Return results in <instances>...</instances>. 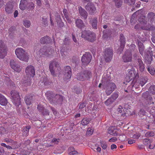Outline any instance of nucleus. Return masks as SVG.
<instances>
[{
  "label": "nucleus",
  "instance_id": "nucleus-1",
  "mask_svg": "<svg viewBox=\"0 0 155 155\" xmlns=\"http://www.w3.org/2000/svg\"><path fill=\"white\" fill-rule=\"evenodd\" d=\"M26 76H25L21 81V86L26 87L30 86L31 84V77H33L35 74V70L34 67L31 65L27 66L25 70Z\"/></svg>",
  "mask_w": 155,
  "mask_h": 155
},
{
  "label": "nucleus",
  "instance_id": "nucleus-2",
  "mask_svg": "<svg viewBox=\"0 0 155 155\" xmlns=\"http://www.w3.org/2000/svg\"><path fill=\"white\" fill-rule=\"evenodd\" d=\"M47 95L48 100L51 104L57 105L62 103L63 98L61 95L53 94L52 92H50L49 94Z\"/></svg>",
  "mask_w": 155,
  "mask_h": 155
},
{
  "label": "nucleus",
  "instance_id": "nucleus-3",
  "mask_svg": "<svg viewBox=\"0 0 155 155\" xmlns=\"http://www.w3.org/2000/svg\"><path fill=\"white\" fill-rule=\"evenodd\" d=\"M15 54L17 57L21 61L28 62L29 59V55L27 51L21 48H18L15 50Z\"/></svg>",
  "mask_w": 155,
  "mask_h": 155
},
{
  "label": "nucleus",
  "instance_id": "nucleus-4",
  "mask_svg": "<svg viewBox=\"0 0 155 155\" xmlns=\"http://www.w3.org/2000/svg\"><path fill=\"white\" fill-rule=\"evenodd\" d=\"M59 63L56 61H53L49 64V69L51 74L53 76H56L60 68L59 67Z\"/></svg>",
  "mask_w": 155,
  "mask_h": 155
},
{
  "label": "nucleus",
  "instance_id": "nucleus-5",
  "mask_svg": "<svg viewBox=\"0 0 155 155\" xmlns=\"http://www.w3.org/2000/svg\"><path fill=\"white\" fill-rule=\"evenodd\" d=\"M54 52V50L51 48L44 46L37 51V54L40 56L44 55L48 56L53 55Z\"/></svg>",
  "mask_w": 155,
  "mask_h": 155
},
{
  "label": "nucleus",
  "instance_id": "nucleus-6",
  "mask_svg": "<svg viewBox=\"0 0 155 155\" xmlns=\"http://www.w3.org/2000/svg\"><path fill=\"white\" fill-rule=\"evenodd\" d=\"M140 58L141 57L137 52L134 54L133 58L135 60H136L137 64V68L138 70L142 72L144 71L145 67L143 61Z\"/></svg>",
  "mask_w": 155,
  "mask_h": 155
},
{
  "label": "nucleus",
  "instance_id": "nucleus-7",
  "mask_svg": "<svg viewBox=\"0 0 155 155\" xmlns=\"http://www.w3.org/2000/svg\"><path fill=\"white\" fill-rule=\"evenodd\" d=\"M81 37L90 42L94 41L95 40V35L93 32L88 31H84L82 32Z\"/></svg>",
  "mask_w": 155,
  "mask_h": 155
},
{
  "label": "nucleus",
  "instance_id": "nucleus-8",
  "mask_svg": "<svg viewBox=\"0 0 155 155\" xmlns=\"http://www.w3.org/2000/svg\"><path fill=\"white\" fill-rule=\"evenodd\" d=\"M91 76L92 74L91 72L85 71L83 72L78 73L76 78L78 80L83 81L88 80Z\"/></svg>",
  "mask_w": 155,
  "mask_h": 155
},
{
  "label": "nucleus",
  "instance_id": "nucleus-9",
  "mask_svg": "<svg viewBox=\"0 0 155 155\" xmlns=\"http://www.w3.org/2000/svg\"><path fill=\"white\" fill-rule=\"evenodd\" d=\"M12 101L16 106L20 104V97L18 93L15 91H12L11 92Z\"/></svg>",
  "mask_w": 155,
  "mask_h": 155
},
{
  "label": "nucleus",
  "instance_id": "nucleus-10",
  "mask_svg": "<svg viewBox=\"0 0 155 155\" xmlns=\"http://www.w3.org/2000/svg\"><path fill=\"white\" fill-rule=\"evenodd\" d=\"M152 51L150 49L146 50L144 57L145 62L147 64H150L151 61H152Z\"/></svg>",
  "mask_w": 155,
  "mask_h": 155
},
{
  "label": "nucleus",
  "instance_id": "nucleus-11",
  "mask_svg": "<svg viewBox=\"0 0 155 155\" xmlns=\"http://www.w3.org/2000/svg\"><path fill=\"white\" fill-rule=\"evenodd\" d=\"M7 48L3 41H0V58H3L7 54Z\"/></svg>",
  "mask_w": 155,
  "mask_h": 155
},
{
  "label": "nucleus",
  "instance_id": "nucleus-12",
  "mask_svg": "<svg viewBox=\"0 0 155 155\" xmlns=\"http://www.w3.org/2000/svg\"><path fill=\"white\" fill-rule=\"evenodd\" d=\"M92 56L89 52H86L84 54L81 58V61L83 64L87 65L91 61Z\"/></svg>",
  "mask_w": 155,
  "mask_h": 155
},
{
  "label": "nucleus",
  "instance_id": "nucleus-13",
  "mask_svg": "<svg viewBox=\"0 0 155 155\" xmlns=\"http://www.w3.org/2000/svg\"><path fill=\"white\" fill-rule=\"evenodd\" d=\"M113 52L112 50L106 49L104 52V58L106 62H109L112 58Z\"/></svg>",
  "mask_w": 155,
  "mask_h": 155
},
{
  "label": "nucleus",
  "instance_id": "nucleus-14",
  "mask_svg": "<svg viewBox=\"0 0 155 155\" xmlns=\"http://www.w3.org/2000/svg\"><path fill=\"white\" fill-rule=\"evenodd\" d=\"M85 8L90 14L94 15L96 13V8L94 5L91 3H88L85 6Z\"/></svg>",
  "mask_w": 155,
  "mask_h": 155
},
{
  "label": "nucleus",
  "instance_id": "nucleus-15",
  "mask_svg": "<svg viewBox=\"0 0 155 155\" xmlns=\"http://www.w3.org/2000/svg\"><path fill=\"white\" fill-rule=\"evenodd\" d=\"M71 68L70 66H67L65 68V71L63 77L65 81H68L71 78Z\"/></svg>",
  "mask_w": 155,
  "mask_h": 155
},
{
  "label": "nucleus",
  "instance_id": "nucleus-16",
  "mask_svg": "<svg viewBox=\"0 0 155 155\" xmlns=\"http://www.w3.org/2000/svg\"><path fill=\"white\" fill-rule=\"evenodd\" d=\"M10 65L12 69L17 72L20 71L22 69V67L15 62L13 60H11L10 61Z\"/></svg>",
  "mask_w": 155,
  "mask_h": 155
},
{
  "label": "nucleus",
  "instance_id": "nucleus-17",
  "mask_svg": "<svg viewBox=\"0 0 155 155\" xmlns=\"http://www.w3.org/2000/svg\"><path fill=\"white\" fill-rule=\"evenodd\" d=\"M132 54L130 50L125 51V54L123 57V61L124 62H128L131 61L132 57Z\"/></svg>",
  "mask_w": 155,
  "mask_h": 155
},
{
  "label": "nucleus",
  "instance_id": "nucleus-18",
  "mask_svg": "<svg viewBox=\"0 0 155 155\" xmlns=\"http://www.w3.org/2000/svg\"><path fill=\"white\" fill-rule=\"evenodd\" d=\"M135 73L136 71L133 70H130L129 71L126 77V79L127 82H129L134 78L138 77V75H136L135 76Z\"/></svg>",
  "mask_w": 155,
  "mask_h": 155
},
{
  "label": "nucleus",
  "instance_id": "nucleus-19",
  "mask_svg": "<svg viewBox=\"0 0 155 155\" xmlns=\"http://www.w3.org/2000/svg\"><path fill=\"white\" fill-rule=\"evenodd\" d=\"M120 47L118 49V52L120 54L123 51L124 48L125 43V38L123 35L120 34Z\"/></svg>",
  "mask_w": 155,
  "mask_h": 155
},
{
  "label": "nucleus",
  "instance_id": "nucleus-20",
  "mask_svg": "<svg viewBox=\"0 0 155 155\" xmlns=\"http://www.w3.org/2000/svg\"><path fill=\"white\" fill-rule=\"evenodd\" d=\"M79 13L82 18L86 20L88 16L87 12L81 6L78 7Z\"/></svg>",
  "mask_w": 155,
  "mask_h": 155
},
{
  "label": "nucleus",
  "instance_id": "nucleus-21",
  "mask_svg": "<svg viewBox=\"0 0 155 155\" xmlns=\"http://www.w3.org/2000/svg\"><path fill=\"white\" fill-rule=\"evenodd\" d=\"M135 28L136 29L141 28L142 29L147 30H153L154 29V27L153 26L148 25L147 27H143L140 24L136 25L135 26Z\"/></svg>",
  "mask_w": 155,
  "mask_h": 155
},
{
  "label": "nucleus",
  "instance_id": "nucleus-22",
  "mask_svg": "<svg viewBox=\"0 0 155 155\" xmlns=\"http://www.w3.org/2000/svg\"><path fill=\"white\" fill-rule=\"evenodd\" d=\"M116 87L115 84L114 83L111 82L109 84L107 87L106 91V94L107 95H109L114 91Z\"/></svg>",
  "mask_w": 155,
  "mask_h": 155
},
{
  "label": "nucleus",
  "instance_id": "nucleus-23",
  "mask_svg": "<svg viewBox=\"0 0 155 155\" xmlns=\"http://www.w3.org/2000/svg\"><path fill=\"white\" fill-rule=\"evenodd\" d=\"M97 18L96 17L91 18L90 21V23L91 25L92 28L95 29H97Z\"/></svg>",
  "mask_w": 155,
  "mask_h": 155
},
{
  "label": "nucleus",
  "instance_id": "nucleus-24",
  "mask_svg": "<svg viewBox=\"0 0 155 155\" xmlns=\"http://www.w3.org/2000/svg\"><path fill=\"white\" fill-rule=\"evenodd\" d=\"M28 3L27 0H21L19 5V8L22 10H25Z\"/></svg>",
  "mask_w": 155,
  "mask_h": 155
},
{
  "label": "nucleus",
  "instance_id": "nucleus-25",
  "mask_svg": "<svg viewBox=\"0 0 155 155\" xmlns=\"http://www.w3.org/2000/svg\"><path fill=\"white\" fill-rule=\"evenodd\" d=\"M138 49L139 52L141 55H143L144 50V47L143 44L139 40H137Z\"/></svg>",
  "mask_w": 155,
  "mask_h": 155
},
{
  "label": "nucleus",
  "instance_id": "nucleus-26",
  "mask_svg": "<svg viewBox=\"0 0 155 155\" xmlns=\"http://www.w3.org/2000/svg\"><path fill=\"white\" fill-rule=\"evenodd\" d=\"M7 103V99L4 96L0 93V104L2 106H5Z\"/></svg>",
  "mask_w": 155,
  "mask_h": 155
},
{
  "label": "nucleus",
  "instance_id": "nucleus-27",
  "mask_svg": "<svg viewBox=\"0 0 155 155\" xmlns=\"http://www.w3.org/2000/svg\"><path fill=\"white\" fill-rule=\"evenodd\" d=\"M13 6L11 3H8L5 6V11L6 13L9 14L13 12Z\"/></svg>",
  "mask_w": 155,
  "mask_h": 155
},
{
  "label": "nucleus",
  "instance_id": "nucleus-28",
  "mask_svg": "<svg viewBox=\"0 0 155 155\" xmlns=\"http://www.w3.org/2000/svg\"><path fill=\"white\" fill-rule=\"evenodd\" d=\"M76 26L78 28L82 29L84 27V24L82 21L80 19H77L75 21Z\"/></svg>",
  "mask_w": 155,
  "mask_h": 155
},
{
  "label": "nucleus",
  "instance_id": "nucleus-29",
  "mask_svg": "<svg viewBox=\"0 0 155 155\" xmlns=\"http://www.w3.org/2000/svg\"><path fill=\"white\" fill-rule=\"evenodd\" d=\"M48 84L47 79L46 78H42L39 82V85L42 87L47 85Z\"/></svg>",
  "mask_w": 155,
  "mask_h": 155
},
{
  "label": "nucleus",
  "instance_id": "nucleus-30",
  "mask_svg": "<svg viewBox=\"0 0 155 155\" xmlns=\"http://www.w3.org/2000/svg\"><path fill=\"white\" fill-rule=\"evenodd\" d=\"M116 128L115 126L110 127L108 129V133L111 135L116 134Z\"/></svg>",
  "mask_w": 155,
  "mask_h": 155
},
{
  "label": "nucleus",
  "instance_id": "nucleus-31",
  "mask_svg": "<svg viewBox=\"0 0 155 155\" xmlns=\"http://www.w3.org/2000/svg\"><path fill=\"white\" fill-rule=\"evenodd\" d=\"M31 126L29 125L24 127L22 130L23 135H24L26 136L28 135L29 130L31 128Z\"/></svg>",
  "mask_w": 155,
  "mask_h": 155
},
{
  "label": "nucleus",
  "instance_id": "nucleus-32",
  "mask_svg": "<svg viewBox=\"0 0 155 155\" xmlns=\"http://www.w3.org/2000/svg\"><path fill=\"white\" fill-rule=\"evenodd\" d=\"M154 13L152 12H150L148 14L147 18L148 19V20L153 21L154 20Z\"/></svg>",
  "mask_w": 155,
  "mask_h": 155
},
{
  "label": "nucleus",
  "instance_id": "nucleus-33",
  "mask_svg": "<svg viewBox=\"0 0 155 155\" xmlns=\"http://www.w3.org/2000/svg\"><path fill=\"white\" fill-rule=\"evenodd\" d=\"M50 41V38L49 37L47 36H45L44 37H43L42 38L40 39V41L41 43L43 44L48 43Z\"/></svg>",
  "mask_w": 155,
  "mask_h": 155
},
{
  "label": "nucleus",
  "instance_id": "nucleus-34",
  "mask_svg": "<svg viewBox=\"0 0 155 155\" xmlns=\"http://www.w3.org/2000/svg\"><path fill=\"white\" fill-rule=\"evenodd\" d=\"M123 107L121 106H119L117 108V110L118 113L121 114V116H124L125 115V112L124 110Z\"/></svg>",
  "mask_w": 155,
  "mask_h": 155
},
{
  "label": "nucleus",
  "instance_id": "nucleus-35",
  "mask_svg": "<svg viewBox=\"0 0 155 155\" xmlns=\"http://www.w3.org/2000/svg\"><path fill=\"white\" fill-rule=\"evenodd\" d=\"M147 78H141L139 80V81H138V82H139V85H140L141 87H142L144 84L147 82Z\"/></svg>",
  "mask_w": 155,
  "mask_h": 155
},
{
  "label": "nucleus",
  "instance_id": "nucleus-36",
  "mask_svg": "<svg viewBox=\"0 0 155 155\" xmlns=\"http://www.w3.org/2000/svg\"><path fill=\"white\" fill-rule=\"evenodd\" d=\"M35 7L34 4L32 2L28 3L26 9L30 11L32 10Z\"/></svg>",
  "mask_w": 155,
  "mask_h": 155
},
{
  "label": "nucleus",
  "instance_id": "nucleus-37",
  "mask_svg": "<svg viewBox=\"0 0 155 155\" xmlns=\"http://www.w3.org/2000/svg\"><path fill=\"white\" fill-rule=\"evenodd\" d=\"M146 17L144 15H142L139 19V21L140 23L142 24H146L147 21L145 20Z\"/></svg>",
  "mask_w": 155,
  "mask_h": 155
},
{
  "label": "nucleus",
  "instance_id": "nucleus-38",
  "mask_svg": "<svg viewBox=\"0 0 155 155\" xmlns=\"http://www.w3.org/2000/svg\"><path fill=\"white\" fill-rule=\"evenodd\" d=\"M90 121V120L87 118H83L81 121V124L83 125H87Z\"/></svg>",
  "mask_w": 155,
  "mask_h": 155
},
{
  "label": "nucleus",
  "instance_id": "nucleus-39",
  "mask_svg": "<svg viewBox=\"0 0 155 155\" xmlns=\"http://www.w3.org/2000/svg\"><path fill=\"white\" fill-rule=\"evenodd\" d=\"M31 97H29L28 96H26L25 98V100L26 104L27 105H30L31 104Z\"/></svg>",
  "mask_w": 155,
  "mask_h": 155
},
{
  "label": "nucleus",
  "instance_id": "nucleus-40",
  "mask_svg": "<svg viewBox=\"0 0 155 155\" xmlns=\"http://www.w3.org/2000/svg\"><path fill=\"white\" fill-rule=\"evenodd\" d=\"M136 0H124V3L127 4L128 5H132L135 3Z\"/></svg>",
  "mask_w": 155,
  "mask_h": 155
},
{
  "label": "nucleus",
  "instance_id": "nucleus-41",
  "mask_svg": "<svg viewBox=\"0 0 155 155\" xmlns=\"http://www.w3.org/2000/svg\"><path fill=\"white\" fill-rule=\"evenodd\" d=\"M118 136V138L119 140L121 141H124L126 138V136L125 135H119L117 134V136Z\"/></svg>",
  "mask_w": 155,
  "mask_h": 155
},
{
  "label": "nucleus",
  "instance_id": "nucleus-42",
  "mask_svg": "<svg viewBox=\"0 0 155 155\" xmlns=\"http://www.w3.org/2000/svg\"><path fill=\"white\" fill-rule=\"evenodd\" d=\"M147 104L149 105L154 104V102L153 101V98L151 96L148 97V99H147Z\"/></svg>",
  "mask_w": 155,
  "mask_h": 155
},
{
  "label": "nucleus",
  "instance_id": "nucleus-43",
  "mask_svg": "<svg viewBox=\"0 0 155 155\" xmlns=\"http://www.w3.org/2000/svg\"><path fill=\"white\" fill-rule=\"evenodd\" d=\"M23 25L27 28H29L31 25L30 22L29 20H25L24 21Z\"/></svg>",
  "mask_w": 155,
  "mask_h": 155
},
{
  "label": "nucleus",
  "instance_id": "nucleus-44",
  "mask_svg": "<svg viewBox=\"0 0 155 155\" xmlns=\"http://www.w3.org/2000/svg\"><path fill=\"white\" fill-rule=\"evenodd\" d=\"M145 135L147 137H153L154 135V133L152 131H148L146 133Z\"/></svg>",
  "mask_w": 155,
  "mask_h": 155
},
{
  "label": "nucleus",
  "instance_id": "nucleus-45",
  "mask_svg": "<svg viewBox=\"0 0 155 155\" xmlns=\"http://www.w3.org/2000/svg\"><path fill=\"white\" fill-rule=\"evenodd\" d=\"M56 21L58 24L60 26H61L63 25V23L61 21V19L60 17L58 16L57 17Z\"/></svg>",
  "mask_w": 155,
  "mask_h": 155
},
{
  "label": "nucleus",
  "instance_id": "nucleus-46",
  "mask_svg": "<svg viewBox=\"0 0 155 155\" xmlns=\"http://www.w3.org/2000/svg\"><path fill=\"white\" fill-rule=\"evenodd\" d=\"M149 91L153 94H155V86L152 85L149 88Z\"/></svg>",
  "mask_w": 155,
  "mask_h": 155
},
{
  "label": "nucleus",
  "instance_id": "nucleus-47",
  "mask_svg": "<svg viewBox=\"0 0 155 155\" xmlns=\"http://www.w3.org/2000/svg\"><path fill=\"white\" fill-rule=\"evenodd\" d=\"M149 72L152 75L155 74V69L151 68L149 67L148 68Z\"/></svg>",
  "mask_w": 155,
  "mask_h": 155
},
{
  "label": "nucleus",
  "instance_id": "nucleus-48",
  "mask_svg": "<svg viewBox=\"0 0 155 155\" xmlns=\"http://www.w3.org/2000/svg\"><path fill=\"white\" fill-rule=\"evenodd\" d=\"M142 96L147 100V99H148V97L150 96L149 95V92L148 91H146L143 94Z\"/></svg>",
  "mask_w": 155,
  "mask_h": 155
},
{
  "label": "nucleus",
  "instance_id": "nucleus-49",
  "mask_svg": "<svg viewBox=\"0 0 155 155\" xmlns=\"http://www.w3.org/2000/svg\"><path fill=\"white\" fill-rule=\"evenodd\" d=\"M67 11L66 9H64L63 13L64 14L65 17L67 19V20L68 21V22H71V20H69V18L68 17V16L67 15Z\"/></svg>",
  "mask_w": 155,
  "mask_h": 155
},
{
  "label": "nucleus",
  "instance_id": "nucleus-50",
  "mask_svg": "<svg viewBox=\"0 0 155 155\" xmlns=\"http://www.w3.org/2000/svg\"><path fill=\"white\" fill-rule=\"evenodd\" d=\"M151 142V140H150L149 139H146L143 140L144 143L146 145L150 144Z\"/></svg>",
  "mask_w": 155,
  "mask_h": 155
},
{
  "label": "nucleus",
  "instance_id": "nucleus-51",
  "mask_svg": "<svg viewBox=\"0 0 155 155\" xmlns=\"http://www.w3.org/2000/svg\"><path fill=\"white\" fill-rule=\"evenodd\" d=\"M123 3V0H117V8L121 7Z\"/></svg>",
  "mask_w": 155,
  "mask_h": 155
},
{
  "label": "nucleus",
  "instance_id": "nucleus-52",
  "mask_svg": "<svg viewBox=\"0 0 155 155\" xmlns=\"http://www.w3.org/2000/svg\"><path fill=\"white\" fill-rule=\"evenodd\" d=\"M93 130L91 128H88L87 130L86 134L87 135H91L93 134Z\"/></svg>",
  "mask_w": 155,
  "mask_h": 155
},
{
  "label": "nucleus",
  "instance_id": "nucleus-53",
  "mask_svg": "<svg viewBox=\"0 0 155 155\" xmlns=\"http://www.w3.org/2000/svg\"><path fill=\"white\" fill-rule=\"evenodd\" d=\"M101 145L103 149H105L107 148V145L105 142L104 141L101 142Z\"/></svg>",
  "mask_w": 155,
  "mask_h": 155
},
{
  "label": "nucleus",
  "instance_id": "nucleus-54",
  "mask_svg": "<svg viewBox=\"0 0 155 155\" xmlns=\"http://www.w3.org/2000/svg\"><path fill=\"white\" fill-rule=\"evenodd\" d=\"M59 141V139H57L56 138H54L52 140L51 142L54 144H58V143Z\"/></svg>",
  "mask_w": 155,
  "mask_h": 155
},
{
  "label": "nucleus",
  "instance_id": "nucleus-55",
  "mask_svg": "<svg viewBox=\"0 0 155 155\" xmlns=\"http://www.w3.org/2000/svg\"><path fill=\"white\" fill-rule=\"evenodd\" d=\"M69 42L70 39L68 38H65L64 41V44L65 45L69 44Z\"/></svg>",
  "mask_w": 155,
  "mask_h": 155
},
{
  "label": "nucleus",
  "instance_id": "nucleus-56",
  "mask_svg": "<svg viewBox=\"0 0 155 155\" xmlns=\"http://www.w3.org/2000/svg\"><path fill=\"white\" fill-rule=\"evenodd\" d=\"M4 140L5 142L9 143H12L13 142V141L11 139L5 138Z\"/></svg>",
  "mask_w": 155,
  "mask_h": 155
},
{
  "label": "nucleus",
  "instance_id": "nucleus-57",
  "mask_svg": "<svg viewBox=\"0 0 155 155\" xmlns=\"http://www.w3.org/2000/svg\"><path fill=\"white\" fill-rule=\"evenodd\" d=\"M86 105V103L85 102H83L81 103L80 105L79 108L82 109L85 107Z\"/></svg>",
  "mask_w": 155,
  "mask_h": 155
},
{
  "label": "nucleus",
  "instance_id": "nucleus-58",
  "mask_svg": "<svg viewBox=\"0 0 155 155\" xmlns=\"http://www.w3.org/2000/svg\"><path fill=\"white\" fill-rule=\"evenodd\" d=\"M72 39H73V41L76 44H78V41H77L76 38L75 37V36H74L73 35H72Z\"/></svg>",
  "mask_w": 155,
  "mask_h": 155
},
{
  "label": "nucleus",
  "instance_id": "nucleus-59",
  "mask_svg": "<svg viewBox=\"0 0 155 155\" xmlns=\"http://www.w3.org/2000/svg\"><path fill=\"white\" fill-rule=\"evenodd\" d=\"M77 153L78 152L77 151L74 150L71 151L69 153V155H74V154Z\"/></svg>",
  "mask_w": 155,
  "mask_h": 155
},
{
  "label": "nucleus",
  "instance_id": "nucleus-60",
  "mask_svg": "<svg viewBox=\"0 0 155 155\" xmlns=\"http://www.w3.org/2000/svg\"><path fill=\"white\" fill-rule=\"evenodd\" d=\"M75 92L77 94H79L82 92V90L80 88H77L75 91Z\"/></svg>",
  "mask_w": 155,
  "mask_h": 155
},
{
  "label": "nucleus",
  "instance_id": "nucleus-61",
  "mask_svg": "<svg viewBox=\"0 0 155 155\" xmlns=\"http://www.w3.org/2000/svg\"><path fill=\"white\" fill-rule=\"evenodd\" d=\"M135 142V140L133 139H131L129 140L128 141V143L129 144H133V143Z\"/></svg>",
  "mask_w": 155,
  "mask_h": 155
},
{
  "label": "nucleus",
  "instance_id": "nucleus-62",
  "mask_svg": "<svg viewBox=\"0 0 155 155\" xmlns=\"http://www.w3.org/2000/svg\"><path fill=\"white\" fill-rule=\"evenodd\" d=\"M38 109L40 110H43V107L41 105H38L37 107Z\"/></svg>",
  "mask_w": 155,
  "mask_h": 155
},
{
  "label": "nucleus",
  "instance_id": "nucleus-63",
  "mask_svg": "<svg viewBox=\"0 0 155 155\" xmlns=\"http://www.w3.org/2000/svg\"><path fill=\"white\" fill-rule=\"evenodd\" d=\"M43 114L45 115H49V112L48 110L45 109V110H44L43 112Z\"/></svg>",
  "mask_w": 155,
  "mask_h": 155
},
{
  "label": "nucleus",
  "instance_id": "nucleus-64",
  "mask_svg": "<svg viewBox=\"0 0 155 155\" xmlns=\"http://www.w3.org/2000/svg\"><path fill=\"white\" fill-rule=\"evenodd\" d=\"M106 31H104L103 32V37L104 38H106V37H108V35H107Z\"/></svg>",
  "mask_w": 155,
  "mask_h": 155
}]
</instances>
